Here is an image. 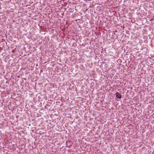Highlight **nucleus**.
<instances>
[{
  "instance_id": "f257e3e1",
  "label": "nucleus",
  "mask_w": 154,
  "mask_h": 154,
  "mask_svg": "<svg viewBox=\"0 0 154 154\" xmlns=\"http://www.w3.org/2000/svg\"><path fill=\"white\" fill-rule=\"evenodd\" d=\"M116 95L117 98L120 99L122 97L121 94L119 92H117L116 94Z\"/></svg>"
}]
</instances>
